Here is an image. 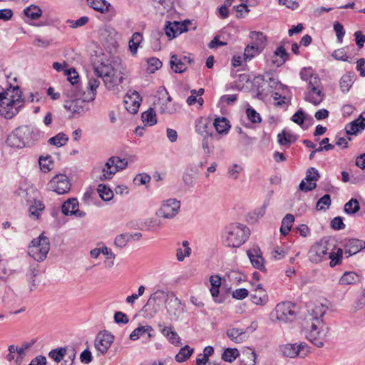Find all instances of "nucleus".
Segmentation results:
<instances>
[{"mask_svg":"<svg viewBox=\"0 0 365 365\" xmlns=\"http://www.w3.org/2000/svg\"><path fill=\"white\" fill-rule=\"evenodd\" d=\"M158 327L160 329L161 333L171 344L176 346H178L180 344V338L177 332L174 331L173 327H163L162 324H159Z\"/></svg>","mask_w":365,"mask_h":365,"instance_id":"28","label":"nucleus"},{"mask_svg":"<svg viewBox=\"0 0 365 365\" xmlns=\"http://www.w3.org/2000/svg\"><path fill=\"white\" fill-rule=\"evenodd\" d=\"M296 317L294 305L290 302H283L276 305L269 314L270 320L277 323H289Z\"/></svg>","mask_w":365,"mask_h":365,"instance_id":"6","label":"nucleus"},{"mask_svg":"<svg viewBox=\"0 0 365 365\" xmlns=\"http://www.w3.org/2000/svg\"><path fill=\"white\" fill-rule=\"evenodd\" d=\"M253 267L259 270L264 269V259L259 248H253L247 252Z\"/></svg>","mask_w":365,"mask_h":365,"instance_id":"24","label":"nucleus"},{"mask_svg":"<svg viewBox=\"0 0 365 365\" xmlns=\"http://www.w3.org/2000/svg\"><path fill=\"white\" fill-rule=\"evenodd\" d=\"M182 245L184 248L183 250L180 247L176 250V257L179 262L183 261L186 257H189L191 254V249L189 247L188 241H183Z\"/></svg>","mask_w":365,"mask_h":365,"instance_id":"43","label":"nucleus"},{"mask_svg":"<svg viewBox=\"0 0 365 365\" xmlns=\"http://www.w3.org/2000/svg\"><path fill=\"white\" fill-rule=\"evenodd\" d=\"M307 339L317 347L324 346L329 336V327L324 321L312 322L307 328Z\"/></svg>","mask_w":365,"mask_h":365,"instance_id":"5","label":"nucleus"},{"mask_svg":"<svg viewBox=\"0 0 365 365\" xmlns=\"http://www.w3.org/2000/svg\"><path fill=\"white\" fill-rule=\"evenodd\" d=\"M280 351L287 357L304 358L310 353V347L305 342L286 344L280 346Z\"/></svg>","mask_w":365,"mask_h":365,"instance_id":"10","label":"nucleus"},{"mask_svg":"<svg viewBox=\"0 0 365 365\" xmlns=\"http://www.w3.org/2000/svg\"><path fill=\"white\" fill-rule=\"evenodd\" d=\"M277 140L281 145H288L295 141V137L290 133L283 130L277 135Z\"/></svg>","mask_w":365,"mask_h":365,"instance_id":"47","label":"nucleus"},{"mask_svg":"<svg viewBox=\"0 0 365 365\" xmlns=\"http://www.w3.org/2000/svg\"><path fill=\"white\" fill-rule=\"evenodd\" d=\"M258 53V45L247 46L245 49L244 57L246 61H250Z\"/></svg>","mask_w":365,"mask_h":365,"instance_id":"52","label":"nucleus"},{"mask_svg":"<svg viewBox=\"0 0 365 365\" xmlns=\"http://www.w3.org/2000/svg\"><path fill=\"white\" fill-rule=\"evenodd\" d=\"M250 38L256 42V45L262 44L266 41V36L262 32L258 31L251 32Z\"/></svg>","mask_w":365,"mask_h":365,"instance_id":"61","label":"nucleus"},{"mask_svg":"<svg viewBox=\"0 0 365 365\" xmlns=\"http://www.w3.org/2000/svg\"><path fill=\"white\" fill-rule=\"evenodd\" d=\"M180 202L176 199H168L163 202L156 214L165 219L173 218L179 212Z\"/></svg>","mask_w":365,"mask_h":365,"instance_id":"11","label":"nucleus"},{"mask_svg":"<svg viewBox=\"0 0 365 365\" xmlns=\"http://www.w3.org/2000/svg\"><path fill=\"white\" fill-rule=\"evenodd\" d=\"M61 211L65 215H75L83 217L86 215L84 212L78 210V201L76 198H71L63 202Z\"/></svg>","mask_w":365,"mask_h":365,"instance_id":"17","label":"nucleus"},{"mask_svg":"<svg viewBox=\"0 0 365 365\" xmlns=\"http://www.w3.org/2000/svg\"><path fill=\"white\" fill-rule=\"evenodd\" d=\"M88 6L93 9L103 13L109 11L111 5L106 0H87Z\"/></svg>","mask_w":365,"mask_h":365,"instance_id":"33","label":"nucleus"},{"mask_svg":"<svg viewBox=\"0 0 365 365\" xmlns=\"http://www.w3.org/2000/svg\"><path fill=\"white\" fill-rule=\"evenodd\" d=\"M226 335L232 342L236 344L243 343L249 337L246 329L234 327H230L227 329Z\"/></svg>","mask_w":365,"mask_h":365,"instance_id":"21","label":"nucleus"},{"mask_svg":"<svg viewBox=\"0 0 365 365\" xmlns=\"http://www.w3.org/2000/svg\"><path fill=\"white\" fill-rule=\"evenodd\" d=\"M43 137V133L33 125L16 128L6 139L8 145L17 148L29 147Z\"/></svg>","mask_w":365,"mask_h":365,"instance_id":"2","label":"nucleus"},{"mask_svg":"<svg viewBox=\"0 0 365 365\" xmlns=\"http://www.w3.org/2000/svg\"><path fill=\"white\" fill-rule=\"evenodd\" d=\"M65 75L67 76V79L69 81V85L68 86V88L66 90V95L69 96L70 92H76L78 89V74L76 71L75 69L71 68L68 70L64 71Z\"/></svg>","mask_w":365,"mask_h":365,"instance_id":"26","label":"nucleus"},{"mask_svg":"<svg viewBox=\"0 0 365 365\" xmlns=\"http://www.w3.org/2000/svg\"><path fill=\"white\" fill-rule=\"evenodd\" d=\"M96 59L98 60L93 63L94 74L102 78L108 90H115L129 75L118 56L108 58L103 53L97 56Z\"/></svg>","mask_w":365,"mask_h":365,"instance_id":"1","label":"nucleus"},{"mask_svg":"<svg viewBox=\"0 0 365 365\" xmlns=\"http://www.w3.org/2000/svg\"><path fill=\"white\" fill-rule=\"evenodd\" d=\"M287 58L288 53L284 46H280L276 48L271 57L272 64L276 67H279L286 62Z\"/></svg>","mask_w":365,"mask_h":365,"instance_id":"27","label":"nucleus"},{"mask_svg":"<svg viewBox=\"0 0 365 365\" xmlns=\"http://www.w3.org/2000/svg\"><path fill=\"white\" fill-rule=\"evenodd\" d=\"M148 70L150 73H154L162 66L161 61L155 57L150 58L147 61Z\"/></svg>","mask_w":365,"mask_h":365,"instance_id":"57","label":"nucleus"},{"mask_svg":"<svg viewBox=\"0 0 365 365\" xmlns=\"http://www.w3.org/2000/svg\"><path fill=\"white\" fill-rule=\"evenodd\" d=\"M100 85V81L98 78H91L88 83L87 92L83 94L86 96V101H93L96 96V90Z\"/></svg>","mask_w":365,"mask_h":365,"instance_id":"30","label":"nucleus"},{"mask_svg":"<svg viewBox=\"0 0 365 365\" xmlns=\"http://www.w3.org/2000/svg\"><path fill=\"white\" fill-rule=\"evenodd\" d=\"M48 188L58 195L67 193L71 189V183L65 175H57L48 184Z\"/></svg>","mask_w":365,"mask_h":365,"instance_id":"12","label":"nucleus"},{"mask_svg":"<svg viewBox=\"0 0 365 365\" xmlns=\"http://www.w3.org/2000/svg\"><path fill=\"white\" fill-rule=\"evenodd\" d=\"M294 222V217L292 214H287L282 221L280 233L283 236L288 235Z\"/></svg>","mask_w":365,"mask_h":365,"instance_id":"36","label":"nucleus"},{"mask_svg":"<svg viewBox=\"0 0 365 365\" xmlns=\"http://www.w3.org/2000/svg\"><path fill=\"white\" fill-rule=\"evenodd\" d=\"M194 349L186 345L181 348L179 353L175 356V360L178 362L186 361L193 353Z\"/></svg>","mask_w":365,"mask_h":365,"instance_id":"46","label":"nucleus"},{"mask_svg":"<svg viewBox=\"0 0 365 365\" xmlns=\"http://www.w3.org/2000/svg\"><path fill=\"white\" fill-rule=\"evenodd\" d=\"M240 355V352L236 348H227L222 354V359L225 361L232 362Z\"/></svg>","mask_w":365,"mask_h":365,"instance_id":"45","label":"nucleus"},{"mask_svg":"<svg viewBox=\"0 0 365 365\" xmlns=\"http://www.w3.org/2000/svg\"><path fill=\"white\" fill-rule=\"evenodd\" d=\"M73 94L68 96L73 99L66 101L64 103V108L72 114L83 115L89 110L87 103L91 101H86V96L83 94L82 98H78V92H73Z\"/></svg>","mask_w":365,"mask_h":365,"instance_id":"8","label":"nucleus"},{"mask_svg":"<svg viewBox=\"0 0 365 365\" xmlns=\"http://www.w3.org/2000/svg\"><path fill=\"white\" fill-rule=\"evenodd\" d=\"M170 294H169L163 290L158 289L157 291H155L153 294H152L150 295V297L148 299V304L151 301L157 302L159 300L164 299L165 298H166V299H167L168 295H170Z\"/></svg>","mask_w":365,"mask_h":365,"instance_id":"59","label":"nucleus"},{"mask_svg":"<svg viewBox=\"0 0 365 365\" xmlns=\"http://www.w3.org/2000/svg\"><path fill=\"white\" fill-rule=\"evenodd\" d=\"M153 331V329L150 325L140 326L135 329L131 334H130V339L133 341H135L138 339L140 336H143L145 334H148V337H152L153 335L151 331Z\"/></svg>","mask_w":365,"mask_h":365,"instance_id":"31","label":"nucleus"},{"mask_svg":"<svg viewBox=\"0 0 365 365\" xmlns=\"http://www.w3.org/2000/svg\"><path fill=\"white\" fill-rule=\"evenodd\" d=\"M278 4L280 6H284L292 11L297 10L299 7V2L294 0H278Z\"/></svg>","mask_w":365,"mask_h":365,"instance_id":"60","label":"nucleus"},{"mask_svg":"<svg viewBox=\"0 0 365 365\" xmlns=\"http://www.w3.org/2000/svg\"><path fill=\"white\" fill-rule=\"evenodd\" d=\"M246 113L248 119L254 123H259L262 121L259 114L252 107L246 109Z\"/></svg>","mask_w":365,"mask_h":365,"instance_id":"56","label":"nucleus"},{"mask_svg":"<svg viewBox=\"0 0 365 365\" xmlns=\"http://www.w3.org/2000/svg\"><path fill=\"white\" fill-rule=\"evenodd\" d=\"M113 340L114 336L111 333L107 331H101L96 336L95 339V347L99 352L104 354L110 348Z\"/></svg>","mask_w":365,"mask_h":365,"instance_id":"14","label":"nucleus"},{"mask_svg":"<svg viewBox=\"0 0 365 365\" xmlns=\"http://www.w3.org/2000/svg\"><path fill=\"white\" fill-rule=\"evenodd\" d=\"M68 141V137L63 133H59L55 136L49 138L48 143L52 145L59 148L65 145Z\"/></svg>","mask_w":365,"mask_h":365,"instance_id":"40","label":"nucleus"},{"mask_svg":"<svg viewBox=\"0 0 365 365\" xmlns=\"http://www.w3.org/2000/svg\"><path fill=\"white\" fill-rule=\"evenodd\" d=\"M110 159L117 172L125 169L128 166V161L125 158L122 159L118 156H112Z\"/></svg>","mask_w":365,"mask_h":365,"instance_id":"53","label":"nucleus"},{"mask_svg":"<svg viewBox=\"0 0 365 365\" xmlns=\"http://www.w3.org/2000/svg\"><path fill=\"white\" fill-rule=\"evenodd\" d=\"M24 13L31 20H36L41 16L42 11L40 7L32 4L24 9Z\"/></svg>","mask_w":365,"mask_h":365,"instance_id":"42","label":"nucleus"},{"mask_svg":"<svg viewBox=\"0 0 365 365\" xmlns=\"http://www.w3.org/2000/svg\"><path fill=\"white\" fill-rule=\"evenodd\" d=\"M299 74L301 79L308 83L307 91L304 97L305 101L315 106L319 105L324 97L319 77L311 67L303 68Z\"/></svg>","mask_w":365,"mask_h":365,"instance_id":"3","label":"nucleus"},{"mask_svg":"<svg viewBox=\"0 0 365 365\" xmlns=\"http://www.w3.org/2000/svg\"><path fill=\"white\" fill-rule=\"evenodd\" d=\"M50 250V241L41 233L37 238L34 239L29 245V255L34 260L43 261Z\"/></svg>","mask_w":365,"mask_h":365,"instance_id":"7","label":"nucleus"},{"mask_svg":"<svg viewBox=\"0 0 365 365\" xmlns=\"http://www.w3.org/2000/svg\"><path fill=\"white\" fill-rule=\"evenodd\" d=\"M342 255H343V250L341 248H339L336 253L331 252L329 254V255L327 257V258H329L331 259L330 266L331 267H333L340 263L341 257H342Z\"/></svg>","mask_w":365,"mask_h":365,"instance_id":"55","label":"nucleus"},{"mask_svg":"<svg viewBox=\"0 0 365 365\" xmlns=\"http://www.w3.org/2000/svg\"><path fill=\"white\" fill-rule=\"evenodd\" d=\"M98 192L101 198L104 201H110L113 197V192L110 187L106 185L100 184L98 186Z\"/></svg>","mask_w":365,"mask_h":365,"instance_id":"44","label":"nucleus"},{"mask_svg":"<svg viewBox=\"0 0 365 365\" xmlns=\"http://www.w3.org/2000/svg\"><path fill=\"white\" fill-rule=\"evenodd\" d=\"M331 205V197L329 194L322 196L317 202L316 209L317 210H326Z\"/></svg>","mask_w":365,"mask_h":365,"instance_id":"51","label":"nucleus"},{"mask_svg":"<svg viewBox=\"0 0 365 365\" xmlns=\"http://www.w3.org/2000/svg\"><path fill=\"white\" fill-rule=\"evenodd\" d=\"M248 290L245 288L237 289L232 292V297L239 300L244 299L248 296Z\"/></svg>","mask_w":365,"mask_h":365,"instance_id":"62","label":"nucleus"},{"mask_svg":"<svg viewBox=\"0 0 365 365\" xmlns=\"http://www.w3.org/2000/svg\"><path fill=\"white\" fill-rule=\"evenodd\" d=\"M319 178V172L317 169L311 168L308 169L305 180L309 182V185L306 186L304 180H302L299 184V190L302 191H311L316 187V181Z\"/></svg>","mask_w":365,"mask_h":365,"instance_id":"18","label":"nucleus"},{"mask_svg":"<svg viewBox=\"0 0 365 365\" xmlns=\"http://www.w3.org/2000/svg\"><path fill=\"white\" fill-rule=\"evenodd\" d=\"M195 130L202 136L213 137L214 135L212 130L211 121L207 118L200 117L195 120Z\"/></svg>","mask_w":365,"mask_h":365,"instance_id":"19","label":"nucleus"},{"mask_svg":"<svg viewBox=\"0 0 365 365\" xmlns=\"http://www.w3.org/2000/svg\"><path fill=\"white\" fill-rule=\"evenodd\" d=\"M361 276L354 272H346L341 277L339 284L341 285L354 284L361 281Z\"/></svg>","mask_w":365,"mask_h":365,"instance_id":"32","label":"nucleus"},{"mask_svg":"<svg viewBox=\"0 0 365 365\" xmlns=\"http://www.w3.org/2000/svg\"><path fill=\"white\" fill-rule=\"evenodd\" d=\"M188 24H165V32L170 38H174L183 32L188 31Z\"/></svg>","mask_w":365,"mask_h":365,"instance_id":"25","label":"nucleus"},{"mask_svg":"<svg viewBox=\"0 0 365 365\" xmlns=\"http://www.w3.org/2000/svg\"><path fill=\"white\" fill-rule=\"evenodd\" d=\"M213 125L220 134H227L230 128V121L224 117L215 118Z\"/></svg>","mask_w":365,"mask_h":365,"instance_id":"34","label":"nucleus"},{"mask_svg":"<svg viewBox=\"0 0 365 365\" xmlns=\"http://www.w3.org/2000/svg\"><path fill=\"white\" fill-rule=\"evenodd\" d=\"M45 207L40 200H34V203L29 208L30 216L34 219H38Z\"/></svg>","mask_w":365,"mask_h":365,"instance_id":"37","label":"nucleus"},{"mask_svg":"<svg viewBox=\"0 0 365 365\" xmlns=\"http://www.w3.org/2000/svg\"><path fill=\"white\" fill-rule=\"evenodd\" d=\"M165 307L170 316L178 317L183 313L181 301L173 293L168 295Z\"/></svg>","mask_w":365,"mask_h":365,"instance_id":"15","label":"nucleus"},{"mask_svg":"<svg viewBox=\"0 0 365 365\" xmlns=\"http://www.w3.org/2000/svg\"><path fill=\"white\" fill-rule=\"evenodd\" d=\"M142 40L143 36L140 33L135 32L133 34L129 41V49L133 55H135L137 53L138 48Z\"/></svg>","mask_w":365,"mask_h":365,"instance_id":"41","label":"nucleus"},{"mask_svg":"<svg viewBox=\"0 0 365 365\" xmlns=\"http://www.w3.org/2000/svg\"><path fill=\"white\" fill-rule=\"evenodd\" d=\"M114 321L117 324H126L128 323L129 319L125 314L122 312H116L114 314Z\"/></svg>","mask_w":365,"mask_h":365,"instance_id":"63","label":"nucleus"},{"mask_svg":"<svg viewBox=\"0 0 365 365\" xmlns=\"http://www.w3.org/2000/svg\"><path fill=\"white\" fill-rule=\"evenodd\" d=\"M255 293L250 296L251 301L256 305L264 306L269 300L268 295L265 290L262 288V284H258L255 289Z\"/></svg>","mask_w":365,"mask_h":365,"instance_id":"23","label":"nucleus"},{"mask_svg":"<svg viewBox=\"0 0 365 365\" xmlns=\"http://www.w3.org/2000/svg\"><path fill=\"white\" fill-rule=\"evenodd\" d=\"M354 75L351 73L344 75L339 82L340 88L343 93L348 92L354 83Z\"/></svg>","mask_w":365,"mask_h":365,"instance_id":"38","label":"nucleus"},{"mask_svg":"<svg viewBox=\"0 0 365 365\" xmlns=\"http://www.w3.org/2000/svg\"><path fill=\"white\" fill-rule=\"evenodd\" d=\"M140 96L137 91H129L124 98V103L126 110L130 113H137L140 105Z\"/></svg>","mask_w":365,"mask_h":365,"instance_id":"16","label":"nucleus"},{"mask_svg":"<svg viewBox=\"0 0 365 365\" xmlns=\"http://www.w3.org/2000/svg\"><path fill=\"white\" fill-rule=\"evenodd\" d=\"M131 235L128 234L119 235L115 237L114 243L118 247H124L131 239Z\"/></svg>","mask_w":365,"mask_h":365,"instance_id":"58","label":"nucleus"},{"mask_svg":"<svg viewBox=\"0 0 365 365\" xmlns=\"http://www.w3.org/2000/svg\"><path fill=\"white\" fill-rule=\"evenodd\" d=\"M155 106L158 112L164 115H173L180 110V106L177 103L173 102L167 91L159 93Z\"/></svg>","mask_w":365,"mask_h":365,"instance_id":"9","label":"nucleus"},{"mask_svg":"<svg viewBox=\"0 0 365 365\" xmlns=\"http://www.w3.org/2000/svg\"><path fill=\"white\" fill-rule=\"evenodd\" d=\"M66 354V348L60 347L58 349H52L48 353V356L54 360L56 362H60Z\"/></svg>","mask_w":365,"mask_h":365,"instance_id":"49","label":"nucleus"},{"mask_svg":"<svg viewBox=\"0 0 365 365\" xmlns=\"http://www.w3.org/2000/svg\"><path fill=\"white\" fill-rule=\"evenodd\" d=\"M327 307L322 304H317L314 305H309L308 307V319L314 322L317 319L323 321L322 317L325 314Z\"/></svg>","mask_w":365,"mask_h":365,"instance_id":"22","label":"nucleus"},{"mask_svg":"<svg viewBox=\"0 0 365 365\" xmlns=\"http://www.w3.org/2000/svg\"><path fill=\"white\" fill-rule=\"evenodd\" d=\"M250 230L240 223H232L225 227L223 232L224 243L231 247H239L248 238Z\"/></svg>","mask_w":365,"mask_h":365,"instance_id":"4","label":"nucleus"},{"mask_svg":"<svg viewBox=\"0 0 365 365\" xmlns=\"http://www.w3.org/2000/svg\"><path fill=\"white\" fill-rule=\"evenodd\" d=\"M344 255L349 257L365 248V242L358 239L346 240L344 244Z\"/></svg>","mask_w":365,"mask_h":365,"instance_id":"20","label":"nucleus"},{"mask_svg":"<svg viewBox=\"0 0 365 365\" xmlns=\"http://www.w3.org/2000/svg\"><path fill=\"white\" fill-rule=\"evenodd\" d=\"M101 175L99 177L101 180H110L113 178L114 175L117 173L116 169L112 163L110 158L105 163L104 166L101 169Z\"/></svg>","mask_w":365,"mask_h":365,"instance_id":"29","label":"nucleus"},{"mask_svg":"<svg viewBox=\"0 0 365 365\" xmlns=\"http://www.w3.org/2000/svg\"><path fill=\"white\" fill-rule=\"evenodd\" d=\"M170 67L175 73H183L186 71L187 66L182 59L178 58L176 55H172L170 61Z\"/></svg>","mask_w":365,"mask_h":365,"instance_id":"35","label":"nucleus"},{"mask_svg":"<svg viewBox=\"0 0 365 365\" xmlns=\"http://www.w3.org/2000/svg\"><path fill=\"white\" fill-rule=\"evenodd\" d=\"M304 114L302 109L298 110L292 117V120L299 125L304 123Z\"/></svg>","mask_w":365,"mask_h":365,"instance_id":"64","label":"nucleus"},{"mask_svg":"<svg viewBox=\"0 0 365 365\" xmlns=\"http://www.w3.org/2000/svg\"><path fill=\"white\" fill-rule=\"evenodd\" d=\"M327 242L320 241L314 243L309 251V259L311 262L319 263L327 259Z\"/></svg>","mask_w":365,"mask_h":365,"instance_id":"13","label":"nucleus"},{"mask_svg":"<svg viewBox=\"0 0 365 365\" xmlns=\"http://www.w3.org/2000/svg\"><path fill=\"white\" fill-rule=\"evenodd\" d=\"M243 168L241 165L236 163L232 164L228 168L227 173V177L232 180H237Z\"/></svg>","mask_w":365,"mask_h":365,"instance_id":"50","label":"nucleus"},{"mask_svg":"<svg viewBox=\"0 0 365 365\" xmlns=\"http://www.w3.org/2000/svg\"><path fill=\"white\" fill-rule=\"evenodd\" d=\"M360 206L358 200L356 199L351 198L345 204L344 210L346 214L354 215L358 212Z\"/></svg>","mask_w":365,"mask_h":365,"instance_id":"48","label":"nucleus"},{"mask_svg":"<svg viewBox=\"0 0 365 365\" xmlns=\"http://www.w3.org/2000/svg\"><path fill=\"white\" fill-rule=\"evenodd\" d=\"M358 122L356 119L346 126V132L348 135H356L357 133L364 130L361 129L360 127L361 124L358 123Z\"/></svg>","mask_w":365,"mask_h":365,"instance_id":"54","label":"nucleus"},{"mask_svg":"<svg viewBox=\"0 0 365 365\" xmlns=\"http://www.w3.org/2000/svg\"><path fill=\"white\" fill-rule=\"evenodd\" d=\"M141 118L146 125L152 126L157 123L155 112L151 108L142 113Z\"/></svg>","mask_w":365,"mask_h":365,"instance_id":"39","label":"nucleus"}]
</instances>
